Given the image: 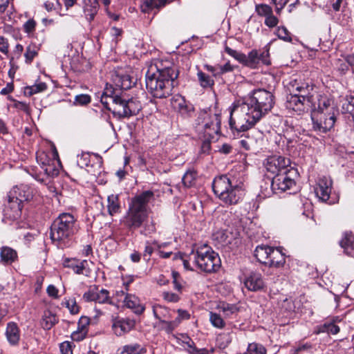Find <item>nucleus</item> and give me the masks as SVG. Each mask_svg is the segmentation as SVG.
Returning <instances> with one entry per match:
<instances>
[{"label": "nucleus", "instance_id": "f257e3e1", "mask_svg": "<svg viewBox=\"0 0 354 354\" xmlns=\"http://www.w3.org/2000/svg\"><path fill=\"white\" fill-rule=\"evenodd\" d=\"M274 104L275 97L270 91L263 88L253 90L230 108V129L239 135L252 128L272 111Z\"/></svg>", "mask_w": 354, "mask_h": 354}, {"label": "nucleus", "instance_id": "f03ea898", "mask_svg": "<svg viewBox=\"0 0 354 354\" xmlns=\"http://www.w3.org/2000/svg\"><path fill=\"white\" fill-rule=\"evenodd\" d=\"M177 68L169 62L156 60L149 66L145 75L146 88L156 98H166L171 94L177 85Z\"/></svg>", "mask_w": 354, "mask_h": 354}, {"label": "nucleus", "instance_id": "7ed1b4c3", "mask_svg": "<svg viewBox=\"0 0 354 354\" xmlns=\"http://www.w3.org/2000/svg\"><path fill=\"white\" fill-rule=\"evenodd\" d=\"M100 101L107 110L112 112L114 117L120 119L137 115L142 109L138 100L129 98L124 91L114 88L111 84H106Z\"/></svg>", "mask_w": 354, "mask_h": 354}, {"label": "nucleus", "instance_id": "20e7f679", "mask_svg": "<svg viewBox=\"0 0 354 354\" xmlns=\"http://www.w3.org/2000/svg\"><path fill=\"white\" fill-rule=\"evenodd\" d=\"M78 231L77 220L72 214L62 213L52 223L50 227V238L59 249L70 248L73 243V236Z\"/></svg>", "mask_w": 354, "mask_h": 354}, {"label": "nucleus", "instance_id": "39448f33", "mask_svg": "<svg viewBox=\"0 0 354 354\" xmlns=\"http://www.w3.org/2000/svg\"><path fill=\"white\" fill-rule=\"evenodd\" d=\"M152 191L147 190L131 198L129 208L123 218L124 225L130 231L140 228L149 216L148 203L153 198Z\"/></svg>", "mask_w": 354, "mask_h": 354}, {"label": "nucleus", "instance_id": "423d86ee", "mask_svg": "<svg viewBox=\"0 0 354 354\" xmlns=\"http://www.w3.org/2000/svg\"><path fill=\"white\" fill-rule=\"evenodd\" d=\"M337 113L333 102L326 97H322L318 100L317 109L311 114L313 130L318 133H325L330 131L334 127Z\"/></svg>", "mask_w": 354, "mask_h": 354}, {"label": "nucleus", "instance_id": "0eeeda50", "mask_svg": "<svg viewBox=\"0 0 354 354\" xmlns=\"http://www.w3.org/2000/svg\"><path fill=\"white\" fill-rule=\"evenodd\" d=\"M214 194L225 205L237 204L242 198V189L230 175H221L214 178L212 183Z\"/></svg>", "mask_w": 354, "mask_h": 354}, {"label": "nucleus", "instance_id": "6e6552de", "mask_svg": "<svg viewBox=\"0 0 354 354\" xmlns=\"http://www.w3.org/2000/svg\"><path fill=\"white\" fill-rule=\"evenodd\" d=\"M189 259L201 271L211 273L216 272L221 266L218 253L206 245L189 254Z\"/></svg>", "mask_w": 354, "mask_h": 354}, {"label": "nucleus", "instance_id": "1a4fd4ad", "mask_svg": "<svg viewBox=\"0 0 354 354\" xmlns=\"http://www.w3.org/2000/svg\"><path fill=\"white\" fill-rule=\"evenodd\" d=\"M196 125L198 131L202 129L205 134L211 136L220 130L221 116L216 113L210 116L206 111H202L196 120Z\"/></svg>", "mask_w": 354, "mask_h": 354}, {"label": "nucleus", "instance_id": "9d476101", "mask_svg": "<svg viewBox=\"0 0 354 354\" xmlns=\"http://www.w3.org/2000/svg\"><path fill=\"white\" fill-rule=\"evenodd\" d=\"M264 165L268 172L275 175L283 172L296 173L293 168H288L290 165V159L281 156L268 157Z\"/></svg>", "mask_w": 354, "mask_h": 354}, {"label": "nucleus", "instance_id": "9b49d317", "mask_svg": "<svg viewBox=\"0 0 354 354\" xmlns=\"http://www.w3.org/2000/svg\"><path fill=\"white\" fill-rule=\"evenodd\" d=\"M294 173L283 172L275 175L271 182V189L275 194L282 193L290 189L296 183L292 178Z\"/></svg>", "mask_w": 354, "mask_h": 354}, {"label": "nucleus", "instance_id": "f8f14e48", "mask_svg": "<svg viewBox=\"0 0 354 354\" xmlns=\"http://www.w3.org/2000/svg\"><path fill=\"white\" fill-rule=\"evenodd\" d=\"M172 108L176 110L183 118H192L194 113V106L187 102L183 96L174 95L170 100Z\"/></svg>", "mask_w": 354, "mask_h": 354}, {"label": "nucleus", "instance_id": "ddd939ff", "mask_svg": "<svg viewBox=\"0 0 354 354\" xmlns=\"http://www.w3.org/2000/svg\"><path fill=\"white\" fill-rule=\"evenodd\" d=\"M82 298L86 302L95 301L101 304H113L112 299L109 296V290L104 288L98 290V288L96 286L84 292Z\"/></svg>", "mask_w": 354, "mask_h": 354}, {"label": "nucleus", "instance_id": "4468645a", "mask_svg": "<svg viewBox=\"0 0 354 354\" xmlns=\"http://www.w3.org/2000/svg\"><path fill=\"white\" fill-rule=\"evenodd\" d=\"M269 57V48L268 46H266V48L261 53H259L257 50H252L247 55L246 66L256 68L260 63L268 66L270 64Z\"/></svg>", "mask_w": 354, "mask_h": 354}, {"label": "nucleus", "instance_id": "2eb2a0df", "mask_svg": "<svg viewBox=\"0 0 354 354\" xmlns=\"http://www.w3.org/2000/svg\"><path fill=\"white\" fill-rule=\"evenodd\" d=\"M292 88V91H297V96H299V98L306 104L307 106H310L314 102L313 95L311 94L310 91L313 89V86L309 84L308 83H301L299 84L297 80L295 81V83L291 85Z\"/></svg>", "mask_w": 354, "mask_h": 354}, {"label": "nucleus", "instance_id": "dca6fc26", "mask_svg": "<svg viewBox=\"0 0 354 354\" xmlns=\"http://www.w3.org/2000/svg\"><path fill=\"white\" fill-rule=\"evenodd\" d=\"M135 326V321L129 318L113 317L112 330L117 336H122L131 331Z\"/></svg>", "mask_w": 354, "mask_h": 354}, {"label": "nucleus", "instance_id": "f3484780", "mask_svg": "<svg viewBox=\"0 0 354 354\" xmlns=\"http://www.w3.org/2000/svg\"><path fill=\"white\" fill-rule=\"evenodd\" d=\"M333 181L330 177L322 176L318 179L315 189V194L319 200L326 202L330 198Z\"/></svg>", "mask_w": 354, "mask_h": 354}, {"label": "nucleus", "instance_id": "a211bd4d", "mask_svg": "<svg viewBox=\"0 0 354 354\" xmlns=\"http://www.w3.org/2000/svg\"><path fill=\"white\" fill-rule=\"evenodd\" d=\"M244 284L250 291L257 292L266 288V283L261 273L251 272L245 279Z\"/></svg>", "mask_w": 354, "mask_h": 354}, {"label": "nucleus", "instance_id": "6ab92c4d", "mask_svg": "<svg viewBox=\"0 0 354 354\" xmlns=\"http://www.w3.org/2000/svg\"><path fill=\"white\" fill-rule=\"evenodd\" d=\"M8 204L3 210L4 215L10 220H16L21 216L23 203L15 198H10L8 195Z\"/></svg>", "mask_w": 354, "mask_h": 354}, {"label": "nucleus", "instance_id": "aec40b11", "mask_svg": "<svg viewBox=\"0 0 354 354\" xmlns=\"http://www.w3.org/2000/svg\"><path fill=\"white\" fill-rule=\"evenodd\" d=\"M8 194L10 198H15L21 203L28 201L32 197L31 189L25 185L14 187Z\"/></svg>", "mask_w": 354, "mask_h": 354}, {"label": "nucleus", "instance_id": "412c9836", "mask_svg": "<svg viewBox=\"0 0 354 354\" xmlns=\"http://www.w3.org/2000/svg\"><path fill=\"white\" fill-rule=\"evenodd\" d=\"M88 265L87 260H80L76 258H66L63 261V266L65 268H71L77 274H85L84 271L86 270Z\"/></svg>", "mask_w": 354, "mask_h": 354}, {"label": "nucleus", "instance_id": "4be33fe9", "mask_svg": "<svg viewBox=\"0 0 354 354\" xmlns=\"http://www.w3.org/2000/svg\"><path fill=\"white\" fill-rule=\"evenodd\" d=\"M5 335L11 346H17L19 344L20 330L16 323L11 322L7 324Z\"/></svg>", "mask_w": 354, "mask_h": 354}, {"label": "nucleus", "instance_id": "5701e85b", "mask_svg": "<svg viewBox=\"0 0 354 354\" xmlns=\"http://www.w3.org/2000/svg\"><path fill=\"white\" fill-rule=\"evenodd\" d=\"M306 104L297 96V94L290 93L286 97V107L300 113L304 109Z\"/></svg>", "mask_w": 354, "mask_h": 354}, {"label": "nucleus", "instance_id": "b1692460", "mask_svg": "<svg viewBox=\"0 0 354 354\" xmlns=\"http://www.w3.org/2000/svg\"><path fill=\"white\" fill-rule=\"evenodd\" d=\"M98 0H84L83 12L88 21L94 19L99 10Z\"/></svg>", "mask_w": 354, "mask_h": 354}, {"label": "nucleus", "instance_id": "393cba45", "mask_svg": "<svg viewBox=\"0 0 354 354\" xmlns=\"http://www.w3.org/2000/svg\"><path fill=\"white\" fill-rule=\"evenodd\" d=\"M339 245L344 249V253L354 257V233L346 232L339 242Z\"/></svg>", "mask_w": 354, "mask_h": 354}, {"label": "nucleus", "instance_id": "a878e982", "mask_svg": "<svg viewBox=\"0 0 354 354\" xmlns=\"http://www.w3.org/2000/svg\"><path fill=\"white\" fill-rule=\"evenodd\" d=\"M18 255L15 250L8 246L1 248L0 262L3 265H10L17 260Z\"/></svg>", "mask_w": 354, "mask_h": 354}, {"label": "nucleus", "instance_id": "bb28decb", "mask_svg": "<svg viewBox=\"0 0 354 354\" xmlns=\"http://www.w3.org/2000/svg\"><path fill=\"white\" fill-rule=\"evenodd\" d=\"M124 302L127 308L132 309L137 315H141L145 310V307L140 304L139 298L134 295L127 294Z\"/></svg>", "mask_w": 354, "mask_h": 354}, {"label": "nucleus", "instance_id": "cd10ccee", "mask_svg": "<svg viewBox=\"0 0 354 354\" xmlns=\"http://www.w3.org/2000/svg\"><path fill=\"white\" fill-rule=\"evenodd\" d=\"M269 259L268 266L270 267L281 268L286 263L284 254L278 248H272Z\"/></svg>", "mask_w": 354, "mask_h": 354}, {"label": "nucleus", "instance_id": "c85d7f7f", "mask_svg": "<svg viewBox=\"0 0 354 354\" xmlns=\"http://www.w3.org/2000/svg\"><path fill=\"white\" fill-rule=\"evenodd\" d=\"M272 248L270 246L259 245L254 250V257L259 263L268 266Z\"/></svg>", "mask_w": 354, "mask_h": 354}, {"label": "nucleus", "instance_id": "c756f323", "mask_svg": "<svg viewBox=\"0 0 354 354\" xmlns=\"http://www.w3.org/2000/svg\"><path fill=\"white\" fill-rule=\"evenodd\" d=\"M165 310V308L159 306L158 308H153V313L156 319H158L160 323L162 324V328L165 330V331L168 333H171L174 328L176 327V324L175 322L167 321L163 318H166V315H164L162 317L159 313V310Z\"/></svg>", "mask_w": 354, "mask_h": 354}, {"label": "nucleus", "instance_id": "7c9ffc66", "mask_svg": "<svg viewBox=\"0 0 354 354\" xmlns=\"http://www.w3.org/2000/svg\"><path fill=\"white\" fill-rule=\"evenodd\" d=\"M114 83L115 85V88H118L120 91H124L131 88L135 84L130 75L127 74L116 75L114 79Z\"/></svg>", "mask_w": 354, "mask_h": 354}, {"label": "nucleus", "instance_id": "2f4dec72", "mask_svg": "<svg viewBox=\"0 0 354 354\" xmlns=\"http://www.w3.org/2000/svg\"><path fill=\"white\" fill-rule=\"evenodd\" d=\"M339 332V327L333 322H325L323 324L317 326L315 333L319 334L326 333L328 334L336 335Z\"/></svg>", "mask_w": 354, "mask_h": 354}, {"label": "nucleus", "instance_id": "473e14b6", "mask_svg": "<svg viewBox=\"0 0 354 354\" xmlns=\"http://www.w3.org/2000/svg\"><path fill=\"white\" fill-rule=\"evenodd\" d=\"M57 322L58 318L55 314L50 310L44 312L41 322V326L44 330H50Z\"/></svg>", "mask_w": 354, "mask_h": 354}, {"label": "nucleus", "instance_id": "72a5a7b5", "mask_svg": "<svg viewBox=\"0 0 354 354\" xmlns=\"http://www.w3.org/2000/svg\"><path fill=\"white\" fill-rule=\"evenodd\" d=\"M119 354H144L147 352L146 348L139 344H128L119 349Z\"/></svg>", "mask_w": 354, "mask_h": 354}, {"label": "nucleus", "instance_id": "f704fd0d", "mask_svg": "<svg viewBox=\"0 0 354 354\" xmlns=\"http://www.w3.org/2000/svg\"><path fill=\"white\" fill-rule=\"evenodd\" d=\"M108 212L113 216L120 212V203L118 195L111 194L108 196Z\"/></svg>", "mask_w": 354, "mask_h": 354}, {"label": "nucleus", "instance_id": "c9c22d12", "mask_svg": "<svg viewBox=\"0 0 354 354\" xmlns=\"http://www.w3.org/2000/svg\"><path fill=\"white\" fill-rule=\"evenodd\" d=\"M342 110L344 113H348L353 118L354 129V96H346L342 106Z\"/></svg>", "mask_w": 354, "mask_h": 354}, {"label": "nucleus", "instance_id": "e433bc0d", "mask_svg": "<svg viewBox=\"0 0 354 354\" xmlns=\"http://www.w3.org/2000/svg\"><path fill=\"white\" fill-rule=\"evenodd\" d=\"M47 88V85L44 82L36 83L32 86H26L24 90L26 95L31 96L34 94L44 91Z\"/></svg>", "mask_w": 354, "mask_h": 354}, {"label": "nucleus", "instance_id": "4c0bfd02", "mask_svg": "<svg viewBox=\"0 0 354 354\" xmlns=\"http://www.w3.org/2000/svg\"><path fill=\"white\" fill-rule=\"evenodd\" d=\"M196 176L197 174L196 171L189 169L184 174L182 178L183 183L185 187H190L194 185Z\"/></svg>", "mask_w": 354, "mask_h": 354}, {"label": "nucleus", "instance_id": "58836bf2", "mask_svg": "<svg viewBox=\"0 0 354 354\" xmlns=\"http://www.w3.org/2000/svg\"><path fill=\"white\" fill-rule=\"evenodd\" d=\"M244 354H266V349L262 344L251 343Z\"/></svg>", "mask_w": 354, "mask_h": 354}, {"label": "nucleus", "instance_id": "ea45409f", "mask_svg": "<svg viewBox=\"0 0 354 354\" xmlns=\"http://www.w3.org/2000/svg\"><path fill=\"white\" fill-rule=\"evenodd\" d=\"M197 75L200 84L202 87L206 88L214 85V80L205 73L198 71Z\"/></svg>", "mask_w": 354, "mask_h": 354}, {"label": "nucleus", "instance_id": "a19ab883", "mask_svg": "<svg viewBox=\"0 0 354 354\" xmlns=\"http://www.w3.org/2000/svg\"><path fill=\"white\" fill-rule=\"evenodd\" d=\"M38 47L35 45H29L26 50L24 56L26 63H31L35 56L37 55Z\"/></svg>", "mask_w": 354, "mask_h": 354}, {"label": "nucleus", "instance_id": "79ce46f5", "mask_svg": "<svg viewBox=\"0 0 354 354\" xmlns=\"http://www.w3.org/2000/svg\"><path fill=\"white\" fill-rule=\"evenodd\" d=\"M209 321L211 324L216 328H223L225 326V322L221 315L216 313L210 312Z\"/></svg>", "mask_w": 354, "mask_h": 354}, {"label": "nucleus", "instance_id": "37998d69", "mask_svg": "<svg viewBox=\"0 0 354 354\" xmlns=\"http://www.w3.org/2000/svg\"><path fill=\"white\" fill-rule=\"evenodd\" d=\"M255 10L259 16L264 17L265 18L272 12V8L266 4L257 5Z\"/></svg>", "mask_w": 354, "mask_h": 354}, {"label": "nucleus", "instance_id": "c03bdc74", "mask_svg": "<svg viewBox=\"0 0 354 354\" xmlns=\"http://www.w3.org/2000/svg\"><path fill=\"white\" fill-rule=\"evenodd\" d=\"M276 35L280 39H282L285 41L290 42L292 41L290 32L284 26L279 27L276 31Z\"/></svg>", "mask_w": 354, "mask_h": 354}, {"label": "nucleus", "instance_id": "a18cd8bd", "mask_svg": "<svg viewBox=\"0 0 354 354\" xmlns=\"http://www.w3.org/2000/svg\"><path fill=\"white\" fill-rule=\"evenodd\" d=\"M63 304L69 310L70 313L73 315L77 314L80 311V308L74 298L68 299L63 302Z\"/></svg>", "mask_w": 354, "mask_h": 354}, {"label": "nucleus", "instance_id": "49530a36", "mask_svg": "<svg viewBox=\"0 0 354 354\" xmlns=\"http://www.w3.org/2000/svg\"><path fill=\"white\" fill-rule=\"evenodd\" d=\"M187 350L189 354H208L209 351L207 348H197L194 345V342H187Z\"/></svg>", "mask_w": 354, "mask_h": 354}, {"label": "nucleus", "instance_id": "de8ad7c7", "mask_svg": "<svg viewBox=\"0 0 354 354\" xmlns=\"http://www.w3.org/2000/svg\"><path fill=\"white\" fill-rule=\"evenodd\" d=\"M77 162L81 168L88 166L90 162V153L83 152L81 155H78Z\"/></svg>", "mask_w": 354, "mask_h": 354}, {"label": "nucleus", "instance_id": "09e8293b", "mask_svg": "<svg viewBox=\"0 0 354 354\" xmlns=\"http://www.w3.org/2000/svg\"><path fill=\"white\" fill-rule=\"evenodd\" d=\"M219 308L225 313L226 316H230L238 310V308L235 305L230 304H223L219 306Z\"/></svg>", "mask_w": 354, "mask_h": 354}, {"label": "nucleus", "instance_id": "8fccbe9b", "mask_svg": "<svg viewBox=\"0 0 354 354\" xmlns=\"http://www.w3.org/2000/svg\"><path fill=\"white\" fill-rule=\"evenodd\" d=\"M36 24H37L36 21L34 19H28L24 24V32L28 33L29 35H30L35 31Z\"/></svg>", "mask_w": 354, "mask_h": 354}, {"label": "nucleus", "instance_id": "3c124183", "mask_svg": "<svg viewBox=\"0 0 354 354\" xmlns=\"http://www.w3.org/2000/svg\"><path fill=\"white\" fill-rule=\"evenodd\" d=\"M172 277L174 289L178 291L179 292H181L183 288V286L179 281L180 278V274H178V272L173 271Z\"/></svg>", "mask_w": 354, "mask_h": 354}, {"label": "nucleus", "instance_id": "603ef678", "mask_svg": "<svg viewBox=\"0 0 354 354\" xmlns=\"http://www.w3.org/2000/svg\"><path fill=\"white\" fill-rule=\"evenodd\" d=\"M91 97L86 94H81L75 96V103L79 105H86L90 103Z\"/></svg>", "mask_w": 354, "mask_h": 354}, {"label": "nucleus", "instance_id": "864d4df0", "mask_svg": "<svg viewBox=\"0 0 354 354\" xmlns=\"http://www.w3.org/2000/svg\"><path fill=\"white\" fill-rule=\"evenodd\" d=\"M312 348L310 343L299 344L297 347L290 350L291 354H299L301 351H308Z\"/></svg>", "mask_w": 354, "mask_h": 354}, {"label": "nucleus", "instance_id": "5fc2aeb1", "mask_svg": "<svg viewBox=\"0 0 354 354\" xmlns=\"http://www.w3.org/2000/svg\"><path fill=\"white\" fill-rule=\"evenodd\" d=\"M278 22V18L273 15V12H272V14L265 18L264 24L269 28H273L277 25Z\"/></svg>", "mask_w": 354, "mask_h": 354}, {"label": "nucleus", "instance_id": "6e6d98bb", "mask_svg": "<svg viewBox=\"0 0 354 354\" xmlns=\"http://www.w3.org/2000/svg\"><path fill=\"white\" fill-rule=\"evenodd\" d=\"M90 323V319L88 317L82 316L78 322V330L87 333V326Z\"/></svg>", "mask_w": 354, "mask_h": 354}, {"label": "nucleus", "instance_id": "4d7b16f0", "mask_svg": "<svg viewBox=\"0 0 354 354\" xmlns=\"http://www.w3.org/2000/svg\"><path fill=\"white\" fill-rule=\"evenodd\" d=\"M43 169L45 174L48 176L54 177L59 174V170L56 169L53 165H44Z\"/></svg>", "mask_w": 354, "mask_h": 354}, {"label": "nucleus", "instance_id": "13d9d810", "mask_svg": "<svg viewBox=\"0 0 354 354\" xmlns=\"http://www.w3.org/2000/svg\"><path fill=\"white\" fill-rule=\"evenodd\" d=\"M9 43L8 40L3 36L0 37V51L8 56Z\"/></svg>", "mask_w": 354, "mask_h": 354}, {"label": "nucleus", "instance_id": "bf43d9fd", "mask_svg": "<svg viewBox=\"0 0 354 354\" xmlns=\"http://www.w3.org/2000/svg\"><path fill=\"white\" fill-rule=\"evenodd\" d=\"M162 295L164 299L169 302H177L180 299V297L177 294L171 292H165Z\"/></svg>", "mask_w": 354, "mask_h": 354}, {"label": "nucleus", "instance_id": "052dcab7", "mask_svg": "<svg viewBox=\"0 0 354 354\" xmlns=\"http://www.w3.org/2000/svg\"><path fill=\"white\" fill-rule=\"evenodd\" d=\"M13 106L18 110L24 111V113H29L30 108L28 104L26 102L15 100Z\"/></svg>", "mask_w": 354, "mask_h": 354}, {"label": "nucleus", "instance_id": "680f3d73", "mask_svg": "<svg viewBox=\"0 0 354 354\" xmlns=\"http://www.w3.org/2000/svg\"><path fill=\"white\" fill-rule=\"evenodd\" d=\"M59 348L62 354H73L72 346L69 342L61 343Z\"/></svg>", "mask_w": 354, "mask_h": 354}, {"label": "nucleus", "instance_id": "e2e57ef3", "mask_svg": "<svg viewBox=\"0 0 354 354\" xmlns=\"http://www.w3.org/2000/svg\"><path fill=\"white\" fill-rule=\"evenodd\" d=\"M219 76L224 73L232 72L234 70V66H232L230 62L226 63L224 65H218Z\"/></svg>", "mask_w": 354, "mask_h": 354}, {"label": "nucleus", "instance_id": "0e129e2a", "mask_svg": "<svg viewBox=\"0 0 354 354\" xmlns=\"http://www.w3.org/2000/svg\"><path fill=\"white\" fill-rule=\"evenodd\" d=\"M216 239H220L222 245H225L230 243V241H227V235L223 231H220L216 232L214 234Z\"/></svg>", "mask_w": 354, "mask_h": 354}, {"label": "nucleus", "instance_id": "69168bd1", "mask_svg": "<svg viewBox=\"0 0 354 354\" xmlns=\"http://www.w3.org/2000/svg\"><path fill=\"white\" fill-rule=\"evenodd\" d=\"M86 332H82V330H79L77 329V331H75L72 333L71 337L74 341L80 342L83 340L86 337Z\"/></svg>", "mask_w": 354, "mask_h": 354}, {"label": "nucleus", "instance_id": "338daca9", "mask_svg": "<svg viewBox=\"0 0 354 354\" xmlns=\"http://www.w3.org/2000/svg\"><path fill=\"white\" fill-rule=\"evenodd\" d=\"M47 294L49 297L57 299L58 296V290L54 285H49L46 289Z\"/></svg>", "mask_w": 354, "mask_h": 354}, {"label": "nucleus", "instance_id": "774afa93", "mask_svg": "<svg viewBox=\"0 0 354 354\" xmlns=\"http://www.w3.org/2000/svg\"><path fill=\"white\" fill-rule=\"evenodd\" d=\"M276 6V11L279 13L280 11L284 8V6L288 2V0H272Z\"/></svg>", "mask_w": 354, "mask_h": 354}]
</instances>
